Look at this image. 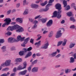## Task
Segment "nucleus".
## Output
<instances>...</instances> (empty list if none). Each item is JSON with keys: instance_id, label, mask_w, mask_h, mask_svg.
<instances>
[{"instance_id": "obj_47", "label": "nucleus", "mask_w": 76, "mask_h": 76, "mask_svg": "<svg viewBox=\"0 0 76 76\" xmlns=\"http://www.w3.org/2000/svg\"><path fill=\"white\" fill-rule=\"evenodd\" d=\"M70 29H75V26L74 25L71 26L70 27Z\"/></svg>"}, {"instance_id": "obj_38", "label": "nucleus", "mask_w": 76, "mask_h": 76, "mask_svg": "<svg viewBox=\"0 0 76 76\" xmlns=\"http://www.w3.org/2000/svg\"><path fill=\"white\" fill-rule=\"evenodd\" d=\"M5 66H6V65L5 64V62L1 64V67H0V70H1V67H4Z\"/></svg>"}, {"instance_id": "obj_4", "label": "nucleus", "mask_w": 76, "mask_h": 76, "mask_svg": "<svg viewBox=\"0 0 76 76\" xmlns=\"http://www.w3.org/2000/svg\"><path fill=\"white\" fill-rule=\"evenodd\" d=\"M23 64L24 65L23 67H22V66L20 65L17 68V70H23V69H26V65H27L26 62H24L23 63Z\"/></svg>"}, {"instance_id": "obj_9", "label": "nucleus", "mask_w": 76, "mask_h": 76, "mask_svg": "<svg viewBox=\"0 0 76 76\" xmlns=\"http://www.w3.org/2000/svg\"><path fill=\"white\" fill-rule=\"evenodd\" d=\"M8 42L13 43L16 42L15 38L13 37H10L8 39Z\"/></svg>"}, {"instance_id": "obj_21", "label": "nucleus", "mask_w": 76, "mask_h": 76, "mask_svg": "<svg viewBox=\"0 0 76 76\" xmlns=\"http://www.w3.org/2000/svg\"><path fill=\"white\" fill-rule=\"evenodd\" d=\"M53 31H51L49 32L48 35V37L49 38H51L53 37Z\"/></svg>"}, {"instance_id": "obj_25", "label": "nucleus", "mask_w": 76, "mask_h": 76, "mask_svg": "<svg viewBox=\"0 0 76 76\" xmlns=\"http://www.w3.org/2000/svg\"><path fill=\"white\" fill-rule=\"evenodd\" d=\"M57 53V51L54 52L50 54V56H51L52 57H55L56 56Z\"/></svg>"}, {"instance_id": "obj_1", "label": "nucleus", "mask_w": 76, "mask_h": 76, "mask_svg": "<svg viewBox=\"0 0 76 76\" xmlns=\"http://www.w3.org/2000/svg\"><path fill=\"white\" fill-rule=\"evenodd\" d=\"M15 29L17 30H16V32L18 33L22 32L24 31L23 28L18 25H15L13 26H9L7 29V30L12 31Z\"/></svg>"}, {"instance_id": "obj_29", "label": "nucleus", "mask_w": 76, "mask_h": 76, "mask_svg": "<svg viewBox=\"0 0 76 76\" xmlns=\"http://www.w3.org/2000/svg\"><path fill=\"white\" fill-rule=\"evenodd\" d=\"M63 42V41H59L58 42L57 47H58V46H60V45H61L62 43Z\"/></svg>"}, {"instance_id": "obj_36", "label": "nucleus", "mask_w": 76, "mask_h": 76, "mask_svg": "<svg viewBox=\"0 0 76 76\" xmlns=\"http://www.w3.org/2000/svg\"><path fill=\"white\" fill-rule=\"evenodd\" d=\"M40 35L41 34H38L37 35V37H38L37 39V40H39V39H40L42 38V36H40Z\"/></svg>"}, {"instance_id": "obj_31", "label": "nucleus", "mask_w": 76, "mask_h": 76, "mask_svg": "<svg viewBox=\"0 0 76 76\" xmlns=\"http://www.w3.org/2000/svg\"><path fill=\"white\" fill-rule=\"evenodd\" d=\"M70 20L71 21H73V22H75L76 20L75 19V18L73 17H71L70 18Z\"/></svg>"}, {"instance_id": "obj_33", "label": "nucleus", "mask_w": 76, "mask_h": 76, "mask_svg": "<svg viewBox=\"0 0 76 76\" xmlns=\"http://www.w3.org/2000/svg\"><path fill=\"white\" fill-rule=\"evenodd\" d=\"M70 72H71V70L70 69H65V73H70Z\"/></svg>"}, {"instance_id": "obj_40", "label": "nucleus", "mask_w": 76, "mask_h": 76, "mask_svg": "<svg viewBox=\"0 0 76 76\" xmlns=\"http://www.w3.org/2000/svg\"><path fill=\"white\" fill-rule=\"evenodd\" d=\"M37 25H34L33 26L31 29H36L37 28Z\"/></svg>"}, {"instance_id": "obj_45", "label": "nucleus", "mask_w": 76, "mask_h": 76, "mask_svg": "<svg viewBox=\"0 0 76 76\" xmlns=\"http://www.w3.org/2000/svg\"><path fill=\"white\" fill-rule=\"evenodd\" d=\"M13 72H16L17 71V68L16 67H15L13 69Z\"/></svg>"}, {"instance_id": "obj_15", "label": "nucleus", "mask_w": 76, "mask_h": 76, "mask_svg": "<svg viewBox=\"0 0 76 76\" xmlns=\"http://www.w3.org/2000/svg\"><path fill=\"white\" fill-rule=\"evenodd\" d=\"M53 24V20H50L47 23V26H51Z\"/></svg>"}, {"instance_id": "obj_10", "label": "nucleus", "mask_w": 76, "mask_h": 76, "mask_svg": "<svg viewBox=\"0 0 76 76\" xmlns=\"http://www.w3.org/2000/svg\"><path fill=\"white\" fill-rule=\"evenodd\" d=\"M52 4H48L46 7V8H45L44 9H42V11H43V12H47V11L48 10H49V7H48L50 6H51Z\"/></svg>"}, {"instance_id": "obj_39", "label": "nucleus", "mask_w": 76, "mask_h": 76, "mask_svg": "<svg viewBox=\"0 0 76 76\" xmlns=\"http://www.w3.org/2000/svg\"><path fill=\"white\" fill-rule=\"evenodd\" d=\"M38 62V60H36L32 62V64L34 65L36 64Z\"/></svg>"}, {"instance_id": "obj_6", "label": "nucleus", "mask_w": 76, "mask_h": 76, "mask_svg": "<svg viewBox=\"0 0 76 76\" xmlns=\"http://www.w3.org/2000/svg\"><path fill=\"white\" fill-rule=\"evenodd\" d=\"M48 45H49L48 41L46 40L45 42V44L41 47V48L42 49H47Z\"/></svg>"}, {"instance_id": "obj_46", "label": "nucleus", "mask_w": 76, "mask_h": 76, "mask_svg": "<svg viewBox=\"0 0 76 76\" xmlns=\"http://www.w3.org/2000/svg\"><path fill=\"white\" fill-rule=\"evenodd\" d=\"M61 54H58V55H57L56 56V58H59V57H61Z\"/></svg>"}, {"instance_id": "obj_30", "label": "nucleus", "mask_w": 76, "mask_h": 76, "mask_svg": "<svg viewBox=\"0 0 76 76\" xmlns=\"http://www.w3.org/2000/svg\"><path fill=\"white\" fill-rule=\"evenodd\" d=\"M6 47L5 46H3L1 48V50H2L3 52H5L6 51Z\"/></svg>"}, {"instance_id": "obj_2", "label": "nucleus", "mask_w": 76, "mask_h": 76, "mask_svg": "<svg viewBox=\"0 0 76 76\" xmlns=\"http://www.w3.org/2000/svg\"><path fill=\"white\" fill-rule=\"evenodd\" d=\"M61 10H58V12L57 11H55L53 13V15L52 16V18H56V17H57V18L58 19L61 18V15L60 14V13H61Z\"/></svg>"}, {"instance_id": "obj_28", "label": "nucleus", "mask_w": 76, "mask_h": 76, "mask_svg": "<svg viewBox=\"0 0 76 76\" xmlns=\"http://www.w3.org/2000/svg\"><path fill=\"white\" fill-rule=\"evenodd\" d=\"M28 13H29L28 9H26L23 13V15H27V14H28Z\"/></svg>"}, {"instance_id": "obj_13", "label": "nucleus", "mask_w": 76, "mask_h": 76, "mask_svg": "<svg viewBox=\"0 0 76 76\" xmlns=\"http://www.w3.org/2000/svg\"><path fill=\"white\" fill-rule=\"evenodd\" d=\"M31 6L33 9H38L39 7V5L35 4H32Z\"/></svg>"}, {"instance_id": "obj_57", "label": "nucleus", "mask_w": 76, "mask_h": 76, "mask_svg": "<svg viewBox=\"0 0 76 76\" xmlns=\"http://www.w3.org/2000/svg\"><path fill=\"white\" fill-rule=\"evenodd\" d=\"M31 67L29 66L28 68V70L29 72H31Z\"/></svg>"}, {"instance_id": "obj_32", "label": "nucleus", "mask_w": 76, "mask_h": 76, "mask_svg": "<svg viewBox=\"0 0 76 76\" xmlns=\"http://www.w3.org/2000/svg\"><path fill=\"white\" fill-rule=\"evenodd\" d=\"M67 16H69V17H70V16H73V14H72V13L71 12H68L66 13Z\"/></svg>"}, {"instance_id": "obj_16", "label": "nucleus", "mask_w": 76, "mask_h": 76, "mask_svg": "<svg viewBox=\"0 0 76 76\" xmlns=\"http://www.w3.org/2000/svg\"><path fill=\"white\" fill-rule=\"evenodd\" d=\"M32 56V52L29 51L27 53V54L26 55L25 58H26L29 57H31Z\"/></svg>"}, {"instance_id": "obj_18", "label": "nucleus", "mask_w": 76, "mask_h": 76, "mask_svg": "<svg viewBox=\"0 0 76 76\" xmlns=\"http://www.w3.org/2000/svg\"><path fill=\"white\" fill-rule=\"evenodd\" d=\"M16 21L18 22H19L20 23H22L23 20L21 18H18L16 19Z\"/></svg>"}, {"instance_id": "obj_8", "label": "nucleus", "mask_w": 76, "mask_h": 76, "mask_svg": "<svg viewBox=\"0 0 76 76\" xmlns=\"http://www.w3.org/2000/svg\"><path fill=\"white\" fill-rule=\"evenodd\" d=\"M22 61V59L21 58H17L15 59L14 61L15 62V65H18L19 63H20V62H21Z\"/></svg>"}, {"instance_id": "obj_3", "label": "nucleus", "mask_w": 76, "mask_h": 76, "mask_svg": "<svg viewBox=\"0 0 76 76\" xmlns=\"http://www.w3.org/2000/svg\"><path fill=\"white\" fill-rule=\"evenodd\" d=\"M61 31H63L64 32L65 31L64 28H60L59 30L58 31L56 34L55 38H58L62 36V33H61Z\"/></svg>"}, {"instance_id": "obj_58", "label": "nucleus", "mask_w": 76, "mask_h": 76, "mask_svg": "<svg viewBox=\"0 0 76 76\" xmlns=\"http://www.w3.org/2000/svg\"><path fill=\"white\" fill-rule=\"evenodd\" d=\"M54 0H50L49 1V3H52L53 1H54Z\"/></svg>"}, {"instance_id": "obj_59", "label": "nucleus", "mask_w": 76, "mask_h": 76, "mask_svg": "<svg viewBox=\"0 0 76 76\" xmlns=\"http://www.w3.org/2000/svg\"><path fill=\"white\" fill-rule=\"evenodd\" d=\"M14 49H15V47H13L10 48V50L11 51H13V50H14Z\"/></svg>"}, {"instance_id": "obj_63", "label": "nucleus", "mask_w": 76, "mask_h": 76, "mask_svg": "<svg viewBox=\"0 0 76 76\" xmlns=\"http://www.w3.org/2000/svg\"><path fill=\"white\" fill-rule=\"evenodd\" d=\"M60 67V65H57L55 66V68H58V67Z\"/></svg>"}, {"instance_id": "obj_60", "label": "nucleus", "mask_w": 76, "mask_h": 76, "mask_svg": "<svg viewBox=\"0 0 76 76\" xmlns=\"http://www.w3.org/2000/svg\"><path fill=\"white\" fill-rule=\"evenodd\" d=\"M35 3L36 4H38L39 3V0H37L35 1Z\"/></svg>"}, {"instance_id": "obj_55", "label": "nucleus", "mask_w": 76, "mask_h": 76, "mask_svg": "<svg viewBox=\"0 0 76 76\" xmlns=\"http://www.w3.org/2000/svg\"><path fill=\"white\" fill-rule=\"evenodd\" d=\"M30 42L32 44H34V39H31L30 41Z\"/></svg>"}, {"instance_id": "obj_51", "label": "nucleus", "mask_w": 76, "mask_h": 76, "mask_svg": "<svg viewBox=\"0 0 76 76\" xmlns=\"http://www.w3.org/2000/svg\"><path fill=\"white\" fill-rule=\"evenodd\" d=\"M26 0H24L23 1V6H25L26 4Z\"/></svg>"}, {"instance_id": "obj_42", "label": "nucleus", "mask_w": 76, "mask_h": 76, "mask_svg": "<svg viewBox=\"0 0 76 76\" xmlns=\"http://www.w3.org/2000/svg\"><path fill=\"white\" fill-rule=\"evenodd\" d=\"M4 76H9L10 75V73L9 72H8L7 74L4 73L3 74Z\"/></svg>"}, {"instance_id": "obj_26", "label": "nucleus", "mask_w": 76, "mask_h": 76, "mask_svg": "<svg viewBox=\"0 0 76 76\" xmlns=\"http://www.w3.org/2000/svg\"><path fill=\"white\" fill-rule=\"evenodd\" d=\"M47 1H46L44 3H40V5L42 6H45L47 4Z\"/></svg>"}, {"instance_id": "obj_62", "label": "nucleus", "mask_w": 76, "mask_h": 76, "mask_svg": "<svg viewBox=\"0 0 76 76\" xmlns=\"http://www.w3.org/2000/svg\"><path fill=\"white\" fill-rule=\"evenodd\" d=\"M15 75H16V73H13L11 74L10 76H15Z\"/></svg>"}, {"instance_id": "obj_17", "label": "nucleus", "mask_w": 76, "mask_h": 76, "mask_svg": "<svg viewBox=\"0 0 76 76\" xmlns=\"http://www.w3.org/2000/svg\"><path fill=\"white\" fill-rule=\"evenodd\" d=\"M27 72V70H25L23 71L20 72L19 73V75H25Z\"/></svg>"}, {"instance_id": "obj_41", "label": "nucleus", "mask_w": 76, "mask_h": 76, "mask_svg": "<svg viewBox=\"0 0 76 76\" xmlns=\"http://www.w3.org/2000/svg\"><path fill=\"white\" fill-rule=\"evenodd\" d=\"M11 11H12V10H8L7 12V15H10L11 12Z\"/></svg>"}, {"instance_id": "obj_54", "label": "nucleus", "mask_w": 76, "mask_h": 76, "mask_svg": "<svg viewBox=\"0 0 76 76\" xmlns=\"http://www.w3.org/2000/svg\"><path fill=\"white\" fill-rule=\"evenodd\" d=\"M9 70V68H6L3 69V71H7V70Z\"/></svg>"}, {"instance_id": "obj_53", "label": "nucleus", "mask_w": 76, "mask_h": 76, "mask_svg": "<svg viewBox=\"0 0 76 76\" xmlns=\"http://www.w3.org/2000/svg\"><path fill=\"white\" fill-rule=\"evenodd\" d=\"M40 16H41V15H38L37 16H36L35 18V19H38V18H39V17H40Z\"/></svg>"}, {"instance_id": "obj_5", "label": "nucleus", "mask_w": 76, "mask_h": 76, "mask_svg": "<svg viewBox=\"0 0 76 76\" xmlns=\"http://www.w3.org/2000/svg\"><path fill=\"white\" fill-rule=\"evenodd\" d=\"M4 21L5 22L2 25V27H5V25H9L10 22H11V19L10 18H6L4 20Z\"/></svg>"}, {"instance_id": "obj_7", "label": "nucleus", "mask_w": 76, "mask_h": 76, "mask_svg": "<svg viewBox=\"0 0 76 76\" xmlns=\"http://www.w3.org/2000/svg\"><path fill=\"white\" fill-rule=\"evenodd\" d=\"M25 38V37H23L22 38V37H21V36L19 35L17 37V39H15V42H18L19 41H24Z\"/></svg>"}, {"instance_id": "obj_44", "label": "nucleus", "mask_w": 76, "mask_h": 76, "mask_svg": "<svg viewBox=\"0 0 76 76\" xmlns=\"http://www.w3.org/2000/svg\"><path fill=\"white\" fill-rule=\"evenodd\" d=\"M38 23V22L37 20H35L33 22V23H34V25H37V24Z\"/></svg>"}, {"instance_id": "obj_20", "label": "nucleus", "mask_w": 76, "mask_h": 76, "mask_svg": "<svg viewBox=\"0 0 76 76\" xmlns=\"http://www.w3.org/2000/svg\"><path fill=\"white\" fill-rule=\"evenodd\" d=\"M41 41L40 40L38 42H36L34 44L35 45H37L36 47L37 48H38L41 45Z\"/></svg>"}, {"instance_id": "obj_19", "label": "nucleus", "mask_w": 76, "mask_h": 76, "mask_svg": "<svg viewBox=\"0 0 76 76\" xmlns=\"http://www.w3.org/2000/svg\"><path fill=\"white\" fill-rule=\"evenodd\" d=\"M38 67H34L32 69L31 72H38Z\"/></svg>"}, {"instance_id": "obj_12", "label": "nucleus", "mask_w": 76, "mask_h": 76, "mask_svg": "<svg viewBox=\"0 0 76 76\" xmlns=\"http://www.w3.org/2000/svg\"><path fill=\"white\" fill-rule=\"evenodd\" d=\"M5 66H9L11 64V60L8 59L5 61Z\"/></svg>"}, {"instance_id": "obj_34", "label": "nucleus", "mask_w": 76, "mask_h": 76, "mask_svg": "<svg viewBox=\"0 0 76 76\" xmlns=\"http://www.w3.org/2000/svg\"><path fill=\"white\" fill-rule=\"evenodd\" d=\"M63 4L64 5V7H66V6H67V1L64 0L63 1Z\"/></svg>"}, {"instance_id": "obj_24", "label": "nucleus", "mask_w": 76, "mask_h": 76, "mask_svg": "<svg viewBox=\"0 0 76 76\" xmlns=\"http://www.w3.org/2000/svg\"><path fill=\"white\" fill-rule=\"evenodd\" d=\"M19 54L20 56H23L25 54V52L23 51H20L19 52Z\"/></svg>"}, {"instance_id": "obj_50", "label": "nucleus", "mask_w": 76, "mask_h": 76, "mask_svg": "<svg viewBox=\"0 0 76 76\" xmlns=\"http://www.w3.org/2000/svg\"><path fill=\"white\" fill-rule=\"evenodd\" d=\"M23 51L24 52V53H25L26 52H27L28 51V49L26 48H24L23 49Z\"/></svg>"}, {"instance_id": "obj_56", "label": "nucleus", "mask_w": 76, "mask_h": 76, "mask_svg": "<svg viewBox=\"0 0 76 76\" xmlns=\"http://www.w3.org/2000/svg\"><path fill=\"white\" fill-rule=\"evenodd\" d=\"M48 31H45L43 32V34H45L48 33Z\"/></svg>"}, {"instance_id": "obj_22", "label": "nucleus", "mask_w": 76, "mask_h": 76, "mask_svg": "<svg viewBox=\"0 0 76 76\" xmlns=\"http://www.w3.org/2000/svg\"><path fill=\"white\" fill-rule=\"evenodd\" d=\"M75 45V43H72L70 44L69 48H72L74 47V46Z\"/></svg>"}, {"instance_id": "obj_37", "label": "nucleus", "mask_w": 76, "mask_h": 76, "mask_svg": "<svg viewBox=\"0 0 76 76\" xmlns=\"http://www.w3.org/2000/svg\"><path fill=\"white\" fill-rule=\"evenodd\" d=\"M5 35H7L8 36H10V35H12V32L10 31H8L5 34Z\"/></svg>"}, {"instance_id": "obj_11", "label": "nucleus", "mask_w": 76, "mask_h": 76, "mask_svg": "<svg viewBox=\"0 0 76 76\" xmlns=\"http://www.w3.org/2000/svg\"><path fill=\"white\" fill-rule=\"evenodd\" d=\"M30 38L29 37H28L27 38H26L24 40V43H23L21 44L22 46L25 47V44H27L28 43V42Z\"/></svg>"}, {"instance_id": "obj_35", "label": "nucleus", "mask_w": 76, "mask_h": 76, "mask_svg": "<svg viewBox=\"0 0 76 76\" xmlns=\"http://www.w3.org/2000/svg\"><path fill=\"white\" fill-rule=\"evenodd\" d=\"M4 39H0V46L1 45L0 43H4Z\"/></svg>"}, {"instance_id": "obj_14", "label": "nucleus", "mask_w": 76, "mask_h": 76, "mask_svg": "<svg viewBox=\"0 0 76 76\" xmlns=\"http://www.w3.org/2000/svg\"><path fill=\"white\" fill-rule=\"evenodd\" d=\"M61 6L60 4H56L55 7L56 9H58V10H61Z\"/></svg>"}, {"instance_id": "obj_61", "label": "nucleus", "mask_w": 76, "mask_h": 76, "mask_svg": "<svg viewBox=\"0 0 76 76\" xmlns=\"http://www.w3.org/2000/svg\"><path fill=\"white\" fill-rule=\"evenodd\" d=\"M62 45V46H65V45H66V43L63 42Z\"/></svg>"}, {"instance_id": "obj_23", "label": "nucleus", "mask_w": 76, "mask_h": 76, "mask_svg": "<svg viewBox=\"0 0 76 76\" xmlns=\"http://www.w3.org/2000/svg\"><path fill=\"white\" fill-rule=\"evenodd\" d=\"M40 20H41L42 23H45V22H46V21H47V18H42L40 19Z\"/></svg>"}, {"instance_id": "obj_49", "label": "nucleus", "mask_w": 76, "mask_h": 76, "mask_svg": "<svg viewBox=\"0 0 76 76\" xmlns=\"http://www.w3.org/2000/svg\"><path fill=\"white\" fill-rule=\"evenodd\" d=\"M20 3H17L16 4V7L17 8H18V7H19V6H20Z\"/></svg>"}, {"instance_id": "obj_43", "label": "nucleus", "mask_w": 76, "mask_h": 76, "mask_svg": "<svg viewBox=\"0 0 76 76\" xmlns=\"http://www.w3.org/2000/svg\"><path fill=\"white\" fill-rule=\"evenodd\" d=\"M70 9V6H68L65 9V10H69Z\"/></svg>"}, {"instance_id": "obj_52", "label": "nucleus", "mask_w": 76, "mask_h": 76, "mask_svg": "<svg viewBox=\"0 0 76 76\" xmlns=\"http://www.w3.org/2000/svg\"><path fill=\"white\" fill-rule=\"evenodd\" d=\"M32 49V47H30L27 49V50L28 51H31V50Z\"/></svg>"}, {"instance_id": "obj_64", "label": "nucleus", "mask_w": 76, "mask_h": 76, "mask_svg": "<svg viewBox=\"0 0 76 76\" xmlns=\"http://www.w3.org/2000/svg\"><path fill=\"white\" fill-rule=\"evenodd\" d=\"M65 22V21L64 20H63L61 22V23L62 24H63Z\"/></svg>"}, {"instance_id": "obj_27", "label": "nucleus", "mask_w": 76, "mask_h": 76, "mask_svg": "<svg viewBox=\"0 0 76 76\" xmlns=\"http://www.w3.org/2000/svg\"><path fill=\"white\" fill-rule=\"evenodd\" d=\"M75 62V59L74 58L72 57L70 58V63H72Z\"/></svg>"}, {"instance_id": "obj_48", "label": "nucleus", "mask_w": 76, "mask_h": 76, "mask_svg": "<svg viewBox=\"0 0 76 76\" xmlns=\"http://www.w3.org/2000/svg\"><path fill=\"white\" fill-rule=\"evenodd\" d=\"M29 21L31 22H32L34 21V19L32 18H29Z\"/></svg>"}]
</instances>
